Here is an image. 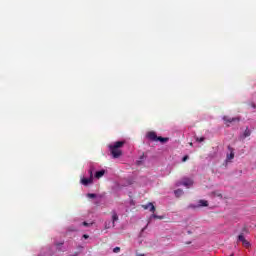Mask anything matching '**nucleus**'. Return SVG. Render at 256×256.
I'll return each instance as SVG.
<instances>
[{"instance_id":"f257e3e1","label":"nucleus","mask_w":256,"mask_h":256,"mask_svg":"<svg viewBox=\"0 0 256 256\" xmlns=\"http://www.w3.org/2000/svg\"><path fill=\"white\" fill-rule=\"evenodd\" d=\"M125 145V141H117L114 142V144L109 145L110 153L113 157V159H119L121 155H123V151H121V148Z\"/></svg>"},{"instance_id":"f03ea898","label":"nucleus","mask_w":256,"mask_h":256,"mask_svg":"<svg viewBox=\"0 0 256 256\" xmlns=\"http://www.w3.org/2000/svg\"><path fill=\"white\" fill-rule=\"evenodd\" d=\"M147 139L150 141H160V143H167L169 141V138H164L161 136H157V133L150 131L146 134Z\"/></svg>"},{"instance_id":"7ed1b4c3","label":"nucleus","mask_w":256,"mask_h":256,"mask_svg":"<svg viewBox=\"0 0 256 256\" xmlns=\"http://www.w3.org/2000/svg\"><path fill=\"white\" fill-rule=\"evenodd\" d=\"M223 121L225 123V125H227V127H229V123H239V121H241V117H229V116H224L223 117Z\"/></svg>"},{"instance_id":"20e7f679","label":"nucleus","mask_w":256,"mask_h":256,"mask_svg":"<svg viewBox=\"0 0 256 256\" xmlns=\"http://www.w3.org/2000/svg\"><path fill=\"white\" fill-rule=\"evenodd\" d=\"M178 185H183L184 187H191V185H193V180L189 178H183L182 182Z\"/></svg>"},{"instance_id":"39448f33","label":"nucleus","mask_w":256,"mask_h":256,"mask_svg":"<svg viewBox=\"0 0 256 256\" xmlns=\"http://www.w3.org/2000/svg\"><path fill=\"white\" fill-rule=\"evenodd\" d=\"M142 207L147 210L149 209V211L151 213H155V205H153V203L149 202L148 204L142 205Z\"/></svg>"},{"instance_id":"423d86ee","label":"nucleus","mask_w":256,"mask_h":256,"mask_svg":"<svg viewBox=\"0 0 256 256\" xmlns=\"http://www.w3.org/2000/svg\"><path fill=\"white\" fill-rule=\"evenodd\" d=\"M228 150L230 151V154H227V161H231V159H235V152H233V148L231 146H228Z\"/></svg>"},{"instance_id":"0eeeda50","label":"nucleus","mask_w":256,"mask_h":256,"mask_svg":"<svg viewBox=\"0 0 256 256\" xmlns=\"http://www.w3.org/2000/svg\"><path fill=\"white\" fill-rule=\"evenodd\" d=\"M91 183H93V178H92V176H91L90 178H82V179H81V184H82V185L87 186V185H90Z\"/></svg>"},{"instance_id":"6e6552de","label":"nucleus","mask_w":256,"mask_h":256,"mask_svg":"<svg viewBox=\"0 0 256 256\" xmlns=\"http://www.w3.org/2000/svg\"><path fill=\"white\" fill-rule=\"evenodd\" d=\"M115 221H119V216L117 212H112V227H115Z\"/></svg>"},{"instance_id":"1a4fd4ad","label":"nucleus","mask_w":256,"mask_h":256,"mask_svg":"<svg viewBox=\"0 0 256 256\" xmlns=\"http://www.w3.org/2000/svg\"><path fill=\"white\" fill-rule=\"evenodd\" d=\"M103 175H105V170L97 171V172L95 173V178H96V179H101V177H103Z\"/></svg>"},{"instance_id":"9d476101","label":"nucleus","mask_w":256,"mask_h":256,"mask_svg":"<svg viewBox=\"0 0 256 256\" xmlns=\"http://www.w3.org/2000/svg\"><path fill=\"white\" fill-rule=\"evenodd\" d=\"M243 137H245V138L251 137V130H249V127H246V129L243 133Z\"/></svg>"},{"instance_id":"9b49d317","label":"nucleus","mask_w":256,"mask_h":256,"mask_svg":"<svg viewBox=\"0 0 256 256\" xmlns=\"http://www.w3.org/2000/svg\"><path fill=\"white\" fill-rule=\"evenodd\" d=\"M183 193V189H177L174 191V195H176V197H181Z\"/></svg>"},{"instance_id":"f8f14e48","label":"nucleus","mask_w":256,"mask_h":256,"mask_svg":"<svg viewBox=\"0 0 256 256\" xmlns=\"http://www.w3.org/2000/svg\"><path fill=\"white\" fill-rule=\"evenodd\" d=\"M199 205L200 207H209V202H207L206 200H200Z\"/></svg>"},{"instance_id":"ddd939ff","label":"nucleus","mask_w":256,"mask_h":256,"mask_svg":"<svg viewBox=\"0 0 256 256\" xmlns=\"http://www.w3.org/2000/svg\"><path fill=\"white\" fill-rule=\"evenodd\" d=\"M245 240V234L241 233L240 235H238V241L240 243H243Z\"/></svg>"},{"instance_id":"4468645a","label":"nucleus","mask_w":256,"mask_h":256,"mask_svg":"<svg viewBox=\"0 0 256 256\" xmlns=\"http://www.w3.org/2000/svg\"><path fill=\"white\" fill-rule=\"evenodd\" d=\"M242 245H243L244 247H246L247 249H249V247H251V243H250L249 241H247V239L242 242Z\"/></svg>"},{"instance_id":"2eb2a0df","label":"nucleus","mask_w":256,"mask_h":256,"mask_svg":"<svg viewBox=\"0 0 256 256\" xmlns=\"http://www.w3.org/2000/svg\"><path fill=\"white\" fill-rule=\"evenodd\" d=\"M153 219H165V216H159L157 214H152L151 216Z\"/></svg>"},{"instance_id":"dca6fc26","label":"nucleus","mask_w":256,"mask_h":256,"mask_svg":"<svg viewBox=\"0 0 256 256\" xmlns=\"http://www.w3.org/2000/svg\"><path fill=\"white\" fill-rule=\"evenodd\" d=\"M111 221H106L105 222V229H111Z\"/></svg>"},{"instance_id":"f3484780","label":"nucleus","mask_w":256,"mask_h":256,"mask_svg":"<svg viewBox=\"0 0 256 256\" xmlns=\"http://www.w3.org/2000/svg\"><path fill=\"white\" fill-rule=\"evenodd\" d=\"M87 197H89V199H95V197H97V194L88 193Z\"/></svg>"},{"instance_id":"a211bd4d","label":"nucleus","mask_w":256,"mask_h":256,"mask_svg":"<svg viewBox=\"0 0 256 256\" xmlns=\"http://www.w3.org/2000/svg\"><path fill=\"white\" fill-rule=\"evenodd\" d=\"M196 141L198 142V143H203V141H205V137H196Z\"/></svg>"},{"instance_id":"6ab92c4d","label":"nucleus","mask_w":256,"mask_h":256,"mask_svg":"<svg viewBox=\"0 0 256 256\" xmlns=\"http://www.w3.org/2000/svg\"><path fill=\"white\" fill-rule=\"evenodd\" d=\"M214 195H215L216 197H220V199H223V194H222V193L214 192Z\"/></svg>"},{"instance_id":"aec40b11","label":"nucleus","mask_w":256,"mask_h":256,"mask_svg":"<svg viewBox=\"0 0 256 256\" xmlns=\"http://www.w3.org/2000/svg\"><path fill=\"white\" fill-rule=\"evenodd\" d=\"M119 251H121V248L120 247H115L113 249V253H119Z\"/></svg>"},{"instance_id":"412c9836","label":"nucleus","mask_w":256,"mask_h":256,"mask_svg":"<svg viewBox=\"0 0 256 256\" xmlns=\"http://www.w3.org/2000/svg\"><path fill=\"white\" fill-rule=\"evenodd\" d=\"M143 158H144V156H141V157H140V160L137 161V165H141V163H142V161H143Z\"/></svg>"},{"instance_id":"4be33fe9","label":"nucleus","mask_w":256,"mask_h":256,"mask_svg":"<svg viewBox=\"0 0 256 256\" xmlns=\"http://www.w3.org/2000/svg\"><path fill=\"white\" fill-rule=\"evenodd\" d=\"M187 159H189V156H184V157L182 158L183 163H185V161H187Z\"/></svg>"},{"instance_id":"5701e85b","label":"nucleus","mask_w":256,"mask_h":256,"mask_svg":"<svg viewBox=\"0 0 256 256\" xmlns=\"http://www.w3.org/2000/svg\"><path fill=\"white\" fill-rule=\"evenodd\" d=\"M89 173H90V177H92L93 179V170H89Z\"/></svg>"},{"instance_id":"b1692460","label":"nucleus","mask_w":256,"mask_h":256,"mask_svg":"<svg viewBox=\"0 0 256 256\" xmlns=\"http://www.w3.org/2000/svg\"><path fill=\"white\" fill-rule=\"evenodd\" d=\"M84 227H89V223L83 222Z\"/></svg>"},{"instance_id":"393cba45","label":"nucleus","mask_w":256,"mask_h":256,"mask_svg":"<svg viewBox=\"0 0 256 256\" xmlns=\"http://www.w3.org/2000/svg\"><path fill=\"white\" fill-rule=\"evenodd\" d=\"M83 238H84V239H89V235L84 234V235H83Z\"/></svg>"},{"instance_id":"a878e982","label":"nucleus","mask_w":256,"mask_h":256,"mask_svg":"<svg viewBox=\"0 0 256 256\" xmlns=\"http://www.w3.org/2000/svg\"><path fill=\"white\" fill-rule=\"evenodd\" d=\"M63 244H64V242L56 243V246L59 247V246H61Z\"/></svg>"},{"instance_id":"bb28decb","label":"nucleus","mask_w":256,"mask_h":256,"mask_svg":"<svg viewBox=\"0 0 256 256\" xmlns=\"http://www.w3.org/2000/svg\"><path fill=\"white\" fill-rule=\"evenodd\" d=\"M136 256H145V254H139V253H138V254H136Z\"/></svg>"},{"instance_id":"cd10ccee","label":"nucleus","mask_w":256,"mask_h":256,"mask_svg":"<svg viewBox=\"0 0 256 256\" xmlns=\"http://www.w3.org/2000/svg\"><path fill=\"white\" fill-rule=\"evenodd\" d=\"M147 229V227H144L143 229H142V231H145Z\"/></svg>"},{"instance_id":"c85d7f7f","label":"nucleus","mask_w":256,"mask_h":256,"mask_svg":"<svg viewBox=\"0 0 256 256\" xmlns=\"http://www.w3.org/2000/svg\"><path fill=\"white\" fill-rule=\"evenodd\" d=\"M190 146L193 147V143L192 142L190 143Z\"/></svg>"},{"instance_id":"c756f323","label":"nucleus","mask_w":256,"mask_h":256,"mask_svg":"<svg viewBox=\"0 0 256 256\" xmlns=\"http://www.w3.org/2000/svg\"><path fill=\"white\" fill-rule=\"evenodd\" d=\"M230 256H234V255L232 254V255H230Z\"/></svg>"}]
</instances>
